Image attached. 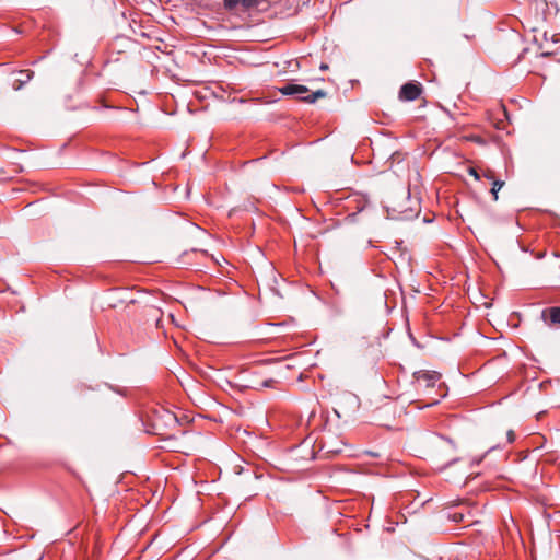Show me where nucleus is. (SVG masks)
Returning <instances> with one entry per match:
<instances>
[{
  "label": "nucleus",
  "mask_w": 560,
  "mask_h": 560,
  "mask_svg": "<svg viewBox=\"0 0 560 560\" xmlns=\"http://www.w3.org/2000/svg\"><path fill=\"white\" fill-rule=\"evenodd\" d=\"M482 176L491 182H493L494 178V173L491 171V170H486L482 174Z\"/></svg>",
  "instance_id": "obj_10"
},
{
  "label": "nucleus",
  "mask_w": 560,
  "mask_h": 560,
  "mask_svg": "<svg viewBox=\"0 0 560 560\" xmlns=\"http://www.w3.org/2000/svg\"><path fill=\"white\" fill-rule=\"evenodd\" d=\"M406 198H407L409 201H411V200H410V194H409V192L407 194V197H406Z\"/></svg>",
  "instance_id": "obj_15"
},
{
  "label": "nucleus",
  "mask_w": 560,
  "mask_h": 560,
  "mask_svg": "<svg viewBox=\"0 0 560 560\" xmlns=\"http://www.w3.org/2000/svg\"><path fill=\"white\" fill-rule=\"evenodd\" d=\"M279 92L283 95H298L299 100L310 104H313L318 98H324L326 96V92L323 90L311 92L307 86L294 83L284 84L279 88Z\"/></svg>",
  "instance_id": "obj_1"
},
{
  "label": "nucleus",
  "mask_w": 560,
  "mask_h": 560,
  "mask_svg": "<svg viewBox=\"0 0 560 560\" xmlns=\"http://www.w3.org/2000/svg\"><path fill=\"white\" fill-rule=\"evenodd\" d=\"M506 435H508V441H509V443H513V442H514V440H515V434H514V432H513L512 430H510V431H508V434H506Z\"/></svg>",
  "instance_id": "obj_12"
},
{
  "label": "nucleus",
  "mask_w": 560,
  "mask_h": 560,
  "mask_svg": "<svg viewBox=\"0 0 560 560\" xmlns=\"http://www.w3.org/2000/svg\"><path fill=\"white\" fill-rule=\"evenodd\" d=\"M327 68H328V66H327V65H325V63H322V65H320V69H322V70H326Z\"/></svg>",
  "instance_id": "obj_14"
},
{
  "label": "nucleus",
  "mask_w": 560,
  "mask_h": 560,
  "mask_svg": "<svg viewBox=\"0 0 560 560\" xmlns=\"http://www.w3.org/2000/svg\"><path fill=\"white\" fill-rule=\"evenodd\" d=\"M542 319L549 325H560V306L545 308L541 313Z\"/></svg>",
  "instance_id": "obj_4"
},
{
  "label": "nucleus",
  "mask_w": 560,
  "mask_h": 560,
  "mask_svg": "<svg viewBox=\"0 0 560 560\" xmlns=\"http://www.w3.org/2000/svg\"><path fill=\"white\" fill-rule=\"evenodd\" d=\"M393 210L398 212L399 214L402 215V218L405 219H408L412 215H417L418 213V209L412 207V206H409V207H402L401 205L397 203V202H393V206H392Z\"/></svg>",
  "instance_id": "obj_6"
},
{
  "label": "nucleus",
  "mask_w": 560,
  "mask_h": 560,
  "mask_svg": "<svg viewBox=\"0 0 560 560\" xmlns=\"http://www.w3.org/2000/svg\"><path fill=\"white\" fill-rule=\"evenodd\" d=\"M238 4H241V0H223L224 9L228 11L234 10Z\"/></svg>",
  "instance_id": "obj_9"
},
{
  "label": "nucleus",
  "mask_w": 560,
  "mask_h": 560,
  "mask_svg": "<svg viewBox=\"0 0 560 560\" xmlns=\"http://www.w3.org/2000/svg\"><path fill=\"white\" fill-rule=\"evenodd\" d=\"M504 182L500 179H493L491 194L493 196V200H498V191L503 187Z\"/></svg>",
  "instance_id": "obj_8"
},
{
  "label": "nucleus",
  "mask_w": 560,
  "mask_h": 560,
  "mask_svg": "<svg viewBox=\"0 0 560 560\" xmlns=\"http://www.w3.org/2000/svg\"><path fill=\"white\" fill-rule=\"evenodd\" d=\"M422 92V86L418 82L405 83L399 91V100L411 102L417 100Z\"/></svg>",
  "instance_id": "obj_2"
},
{
  "label": "nucleus",
  "mask_w": 560,
  "mask_h": 560,
  "mask_svg": "<svg viewBox=\"0 0 560 560\" xmlns=\"http://www.w3.org/2000/svg\"><path fill=\"white\" fill-rule=\"evenodd\" d=\"M413 375H415V378H416V382L418 383V385L421 386L423 384L425 387H434L435 384L441 378V374L435 371L422 370V371L415 372Z\"/></svg>",
  "instance_id": "obj_3"
},
{
  "label": "nucleus",
  "mask_w": 560,
  "mask_h": 560,
  "mask_svg": "<svg viewBox=\"0 0 560 560\" xmlns=\"http://www.w3.org/2000/svg\"><path fill=\"white\" fill-rule=\"evenodd\" d=\"M273 383H275V381L270 378V380L265 381L262 383V386L270 387V386H272Z\"/></svg>",
  "instance_id": "obj_13"
},
{
  "label": "nucleus",
  "mask_w": 560,
  "mask_h": 560,
  "mask_svg": "<svg viewBox=\"0 0 560 560\" xmlns=\"http://www.w3.org/2000/svg\"><path fill=\"white\" fill-rule=\"evenodd\" d=\"M261 1L262 0H241V5L243 7L244 11H248L257 8Z\"/></svg>",
  "instance_id": "obj_7"
},
{
  "label": "nucleus",
  "mask_w": 560,
  "mask_h": 560,
  "mask_svg": "<svg viewBox=\"0 0 560 560\" xmlns=\"http://www.w3.org/2000/svg\"><path fill=\"white\" fill-rule=\"evenodd\" d=\"M469 174H470L471 176H474V177H475V179H477V180H478V179H480V175H479V173L477 172V170H476V168L470 167V168H469Z\"/></svg>",
  "instance_id": "obj_11"
},
{
  "label": "nucleus",
  "mask_w": 560,
  "mask_h": 560,
  "mask_svg": "<svg viewBox=\"0 0 560 560\" xmlns=\"http://www.w3.org/2000/svg\"><path fill=\"white\" fill-rule=\"evenodd\" d=\"M34 72L31 70H22L19 72V78L13 82V89L20 90L22 89L31 79L33 78Z\"/></svg>",
  "instance_id": "obj_5"
}]
</instances>
